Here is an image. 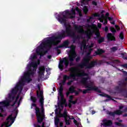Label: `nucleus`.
<instances>
[{
  "label": "nucleus",
  "instance_id": "obj_48",
  "mask_svg": "<svg viewBox=\"0 0 127 127\" xmlns=\"http://www.w3.org/2000/svg\"><path fill=\"white\" fill-rule=\"evenodd\" d=\"M55 114H56V115H59V114H60V112H58V110H57V109H56V110H55Z\"/></svg>",
  "mask_w": 127,
  "mask_h": 127
},
{
  "label": "nucleus",
  "instance_id": "obj_45",
  "mask_svg": "<svg viewBox=\"0 0 127 127\" xmlns=\"http://www.w3.org/2000/svg\"><path fill=\"white\" fill-rule=\"evenodd\" d=\"M93 16L95 17H99V16H100V14L99 13H94L93 14Z\"/></svg>",
  "mask_w": 127,
  "mask_h": 127
},
{
  "label": "nucleus",
  "instance_id": "obj_34",
  "mask_svg": "<svg viewBox=\"0 0 127 127\" xmlns=\"http://www.w3.org/2000/svg\"><path fill=\"white\" fill-rule=\"evenodd\" d=\"M116 126H118V127H125V125L122 124L121 123L119 122H115Z\"/></svg>",
  "mask_w": 127,
  "mask_h": 127
},
{
  "label": "nucleus",
  "instance_id": "obj_31",
  "mask_svg": "<svg viewBox=\"0 0 127 127\" xmlns=\"http://www.w3.org/2000/svg\"><path fill=\"white\" fill-rule=\"evenodd\" d=\"M100 95L102 96V97H105V98H111V96L104 93L100 94Z\"/></svg>",
  "mask_w": 127,
  "mask_h": 127
},
{
  "label": "nucleus",
  "instance_id": "obj_33",
  "mask_svg": "<svg viewBox=\"0 0 127 127\" xmlns=\"http://www.w3.org/2000/svg\"><path fill=\"white\" fill-rule=\"evenodd\" d=\"M110 31L112 33H116V32H117V30L115 29V27H110Z\"/></svg>",
  "mask_w": 127,
  "mask_h": 127
},
{
  "label": "nucleus",
  "instance_id": "obj_40",
  "mask_svg": "<svg viewBox=\"0 0 127 127\" xmlns=\"http://www.w3.org/2000/svg\"><path fill=\"white\" fill-rule=\"evenodd\" d=\"M80 60H81V57H80V56L77 57L75 59V61H76V62H77V63L79 62V61H80Z\"/></svg>",
  "mask_w": 127,
  "mask_h": 127
},
{
  "label": "nucleus",
  "instance_id": "obj_35",
  "mask_svg": "<svg viewBox=\"0 0 127 127\" xmlns=\"http://www.w3.org/2000/svg\"><path fill=\"white\" fill-rule=\"evenodd\" d=\"M121 55L122 56V58L123 59H125L126 60H127V57H125L126 55H127V53H121Z\"/></svg>",
  "mask_w": 127,
  "mask_h": 127
},
{
  "label": "nucleus",
  "instance_id": "obj_8",
  "mask_svg": "<svg viewBox=\"0 0 127 127\" xmlns=\"http://www.w3.org/2000/svg\"><path fill=\"white\" fill-rule=\"evenodd\" d=\"M18 112L17 111H15V116L14 117H12V114L9 115L7 118L6 119L7 121L6 122L4 123L1 125L0 127H9L12 124L14 123V121H15V119H16V117L17 116Z\"/></svg>",
  "mask_w": 127,
  "mask_h": 127
},
{
  "label": "nucleus",
  "instance_id": "obj_42",
  "mask_svg": "<svg viewBox=\"0 0 127 127\" xmlns=\"http://www.w3.org/2000/svg\"><path fill=\"white\" fill-rule=\"evenodd\" d=\"M69 102L71 103V104H72L73 105H75L76 104V103H77V101H71V100H69Z\"/></svg>",
  "mask_w": 127,
  "mask_h": 127
},
{
  "label": "nucleus",
  "instance_id": "obj_21",
  "mask_svg": "<svg viewBox=\"0 0 127 127\" xmlns=\"http://www.w3.org/2000/svg\"><path fill=\"white\" fill-rule=\"evenodd\" d=\"M0 104L4 107H8L9 106V102L7 101L0 102Z\"/></svg>",
  "mask_w": 127,
  "mask_h": 127
},
{
  "label": "nucleus",
  "instance_id": "obj_55",
  "mask_svg": "<svg viewBox=\"0 0 127 127\" xmlns=\"http://www.w3.org/2000/svg\"><path fill=\"white\" fill-rule=\"evenodd\" d=\"M70 91H67L66 93V97H69V95H70Z\"/></svg>",
  "mask_w": 127,
  "mask_h": 127
},
{
  "label": "nucleus",
  "instance_id": "obj_63",
  "mask_svg": "<svg viewBox=\"0 0 127 127\" xmlns=\"http://www.w3.org/2000/svg\"><path fill=\"white\" fill-rule=\"evenodd\" d=\"M124 75H126V76H127V72L126 71H123Z\"/></svg>",
  "mask_w": 127,
  "mask_h": 127
},
{
  "label": "nucleus",
  "instance_id": "obj_53",
  "mask_svg": "<svg viewBox=\"0 0 127 127\" xmlns=\"http://www.w3.org/2000/svg\"><path fill=\"white\" fill-rule=\"evenodd\" d=\"M103 24H104V25H106V24H108V20L105 19V20H104V22Z\"/></svg>",
  "mask_w": 127,
  "mask_h": 127
},
{
  "label": "nucleus",
  "instance_id": "obj_28",
  "mask_svg": "<svg viewBox=\"0 0 127 127\" xmlns=\"http://www.w3.org/2000/svg\"><path fill=\"white\" fill-rule=\"evenodd\" d=\"M62 47H63L62 46H59L55 48L56 50H57V51H58V55H59V54H60V53H61V51H60V50H59V48H62Z\"/></svg>",
  "mask_w": 127,
  "mask_h": 127
},
{
  "label": "nucleus",
  "instance_id": "obj_2",
  "mask_svg": "<svg viewBox=\"0 0 127 127\" xmlns=\"http://www.w3.org/2000/svg\"><path fill=\"white\" fill-rule=\"evenodd\" d=\"M39 103H40V107H41V111L40 108L37 106L36 104H31V109H33V107H35V113L37 118V123L40 124L44 120V117H44L45 114V110L44 109V98H43V97L40 98Z\"/></svg>",
  "mask_w": 127,
  "mask_h": 127
},
{
  "label": "nucleus",
  "instance_id": "obj_43",
  "mask_svg": "<svg viewBox=\"0 0 127 127\" xmlns=\"http://www.w3.org/2000/svg\"><path fill=\"white\" fill-rule=\"evenodd\" d=\"M96 36H97V39L101 37V35L100 34V33H96Z\"/></svg>",
  "mask_w": 127,
  "mask_h": 127
},
{
  "label": "nucleus",
  "instance_id": "obj_60",
  "mask_svg": "<svg viewBox=\"0 0 127 127\" xmlns=\"http://www.w3.org/2000/svg\"><path fill=\"white\" fill-rule=\"evenodd\" d=\"M52 57V56L51 55H49L47 56V58L48 59H51Z\"/></svg>",
  "mask_w": 127,
  "mask_h": 127
},
{
  "label": "nucleus",
  "instance_id": "obj_14",
  "mask_svg": "<svg viewBox=\"0 0 127 127\" xmlns=\"http://www.w3.org/2000/svg\"><path fill=\"white\" fill-rule=\"evenodd\" d=\"M103 123L102 124L104 127H110L113 125V122L111 120L105 119L103 120Z\"/></svg>",
  "mask_w": 127,
  "mask_h": 127
},
{
  "label": "nucleus",
  "instance_id": "obj_32",
  "mask_svg": "<svg viewBox=\"0 0 127 127\" xmlns=\"http://www.w3.org/2000/svg\"><path fill=\"white\" fill-rule=\"evenodd\" d=\"M88 11H89L88 7L87 6H84L83 7V12H84V13H88Z\"/></svg>",
  "mask_w": 127,
  "mask_h": 127
},
{
  "label": "nucleus",
  "instance_id": "obj_39",
  "mask_svg": "<svg viewBox=\"0 0 127 127\" xmlns=\"http://www.w3.org/2000/svg\"><path fill=\"white\" fill-rule=\"evenodd\" d=\"M115 101V100H114V99L112 98V97L110 96V98H107V99H106L105 100V102H109V101Z\"/></svg>",
  "mask_w": 127,
  "mask_h": 127
},
{
  "label": "nucleus",
  "instance_id": "obj_23",
  "mask_svg": "<svg viewBox=\"0 0 127 127\" xmlns=\"http://www.w3.org/2000/svg\"><path fill=\"white\" fill-rule=\"evenodd\" d=\"M105 41V37H101L98 39L97 42L99 44H101V43H102V42H104Z\"/></svg>",
  "mask_w": 127,
  "mask_h": 127
},
{
  "label": "nucleus",
  "instance_id": "obj_27",
  "mask_svg": "<svg viewBox=\"0 0 127 127\" xmlns=\"http://www.w3.org/2000/svg\"><path fill=\"white\" fill-rule=\"evenodd\" d=\"M9 98L10 100H11V102H12V101H14V99H15V95H14V94H9Z\"/></svg>",
  "mask_w": 127,
  "mask_h": 127
},
{
  "label": "nucleus",
  "instance_id": "obj_61",
  "mask_svg": "<svg viewBox=\"0 0 127 127\" xmlns=\"http://www.w3.org/2000/svg\"><path fill=\"white\" fill-rule=\"evenodd\" d=\"M0 110L1 111H3V106H0Z\"/></svg>",
  "mask_w": 127,
  "mask_h": 127
},
{
  "label": "nucleus",
  "instance_id": "obj_11",
  "mask_svg": "<svg viewBox=\"0 0 127 127\" xmlns=\"http://www.w3.org/2000/svg\"><path fill=\"white\" fill-rule=\"evenodd\" d=\"M63 63H64L65 68H67L68 66H69V61H68V59L66 57H64L63 58L62 60H61L60 62V64H59V68L62 71H63L64 65H63Z\"/></svg>",
  "mask_w": 127,
  "mask_h": 127
},
{
  "label": "nucleus",
  "instance_id": "obj_12",
  "mask_svg": "<svg viewBox=\"0 0 127 127\" xmlns=\"http://www.w3.org/2000/svg\"><path fill=\"white\" fill-rule=\"evenodd\" d=\"M76 57H77V54H76V53L75 52L71 53V55L68 56V59L70 61V67H71V66H74L75 65L73 62L74 61V60H75V58Z\"/></svg>",
  "mask_w": 127,
  "mask_h": 127
},
{
  "label": "nucleus",
  "instance_id": "obj_16",
  "mask_svg": "<svg viewBox=\"0 0 127 127\" xmlns=\"http://www.w3.org/2000/svg\"><path fill=\"white\" fill-rule=\"evenodd\" d=\"M123 113V111H121V110H116L115 112H109L108 113L109 116H111V117H115L116 115H118L120 116V115H122Z\"/></svg>",
  "mask_w": 127,
  "mask_h": 127
},
{
  "label": "nucleus",
  "instance_id": "obj_18",
  "mask_svg": "<svg viewBox=\"0 0 127 127\" xmlns=\"http://www.w3.org/2000/svg\"><path fill=\"white\" fill-rule=\"evenodd\" d=\"M85 33L86 35V38L87 39H91V37H92V35H93L94 32L89 30L88 31H85Z\"/></svg>",
  "mask_w": 127,
  "mask_h": 127
},
{
  "label": "nucleus",
  "instance_id": "obj_58",
  "mask_svg": "<svg viewBox=\"0 0 127 127\" xmlns=\"http://www.w3.org/2000/svg\"><path fill=\"white\" fill-rule=\"evenodd\" d=\"M41 127H45V123L43 122Z\"/></svg>",
  "mask_w": 127,
  "mask_h": 127
},
{
  "label": "nucleus",
  "instance_id": "obj_13",
  "mask_svg": "<svg viewBox=\"0 0 127 127\" xmlns=\"http://www.w3.org/2000/svg\"><path fill=\"white\" fill-rule=\"evenodd\" d=\"M106 37L108 41H116V37H115L114 34L108 33Z\"/></svg>",
  "mask_w": 127,
  "mask_h": 127
},
{
  "label": "nucleus",
  "instance_id": "obj_50",
  "mask_svg": "<svg viewBox=\"0 0 127 127\" xmlns=\"http://www.w3.org/2000/svg\"><path fill=\"white\" fill-rule=\"evenodd\" d=\"M73 93H75V96H78V95H79V91L75 90Z\"/></svg>",
  "mask_w": 127,
  "mask_h": 127
},
{
  "label": "nucleus",
  "instance_id": "obj_62",
  "mask_svg": "<svg viewBox=\"0 0 127 127\" xmlns=\"http://www.w3.org/2000/svg\"><path fill=\"white\" fill-rule=\"evenodd\" d=\"M123 112H124V113H127V108H126L124 110Z\"/></svg>",
  "mask_w": 127,
  "mask_h": 127
},
{
  "label": "nucleus",
  "instance_id": "obj_51",
  "mask_svg": "<svg viewBox=\"0 0 127 127\" xmlns=\"http://www.w3.org/2000/svg\"><path fill=\"white\" fill-rule=\"evenodd\" d=\"M108 18L110 21H112L114 19V18L113 17H108Z\"/></svg>",
  "mask_w": 127,
  "mask_h": 127
},
{
  "label": "nucleus",
  "instance_id": "obj_38",
  "mask_svg": "<svg viewBox=\"0 0 127 127\" xmlns=\"http://www.w3.org/2000/svg\"><path fill=\"white\" fill-rule=\"evenodd\" d=\"M119 37L120 39H124V33L123 32H121L119 35Z\"/></svg>",
  "mask_w": 127,
  "mask_h": 127
},
{
  "label": "nucleus",
  "instance_id": "obj_15",
  "mask_svg": "<svg viewBox=\"0 0 127 127\" xmlns=\"http://www.w3.org/2000/svg\"><path fill=\"white\" fill-rule=\"evenodd\" d=\"M74 29L78 32V33H85V31H84V29L82 28V26L79 25L78 26L77 25H74Z\"/></svg>",
  "mask_w": 127,
  "mask_h": 127
},
{
  "label": "nucleus",
  "instance_id": "obj_19",
  "mask_svg": "<svg viewBox=\"0 0 127 127\" xmlns=\"http://www.w3.org/2000/svg\"><path fill=\"white\" fill-rule=\"evenodd\" d=\"M60 118H64V119H67V118H68L67 109H65L63 114H60Z\"/></svg>",
  "mask_w": 127,
  "mask_h": 127
},
{
  "label": "nucleus",
  "instance_id": "obj_22",
  "mask_svg": "<svg viewBox=\"0 0 127 127\" xmlns=\"http://www.w3.org/2000/svg\"><path fill=\"white\" fill-rule=\"evenodd\" d=\"M31 101L33 102L32 104H36V102H37V98L34 96H31L30 97Z\"/></svg>",
  "mask_w": 127,
  "mask_h": 127
},
{
  "label": "nucleus",
  "instance_id": "obj_29",
  "mask_svg": "<svg viewBox=\"0 0 127 127\" xmlns=\"http://www.w3.org/2000/svg\"><path fill=\"white\" fill-rule=\"evenodd\" d=\"M69 45V42L68 41H65L63 45H61L60 46H62V48L65 47V46H68Z\"/></svg>",
  "mask_w": 127,
  "mask_h": 127
},
{
  "label": "nucleus",
  "instance_id": "obj_10",
  "mask_svg": "<svg viewBox=\"0 0 127 127\" xmlns=\"http://www.w3.org/2000/svg\"><path fill=\"white\" fill-rule=\"evenodd\" d=\"M24 82H25V80H22L21 79V81L18 83L14 88L12 89L11 94L12 95H16L19 90L21 92V91H22V86H24Z\"/></svg>",
  "mask_w": 127,
  "mask_h": 127
},
{
  "label": "nucleus",
  "instance_id": "obj_56",
  "mask_svg": "<svg viewBox=\"0 0 127 127\" xmlns=\"http://www.w3.org/2000/svg\"><path fill=\"white\" fill-rule=\"evenodd\" d=\"M98 27H99V28H101V27H102V24L101 23L98 24Z\"/></svg>",
  "mask_w": 127,
  "mask_h": 127
},
{
  "label": "nucleus",
  "instance_id": "obj_25",
  "mask_svg": "<svg viewBox=\"0 0 127 127\" xmlns=\"http://www.w3.org/2000/svg\"><path fill=\"white\" fill-rule=\"evenodd\" d=\"M65 125L66 126H69L70 125V123H72V121H71V118H69V119H67V118H65L64 119Z\"/></svg>",
  "mask_w": 127,
  "mask_h": 127
},
{
  "label": "nucleus",
  "instance_id": "obj_4",
  "mask_svg": "<svg viewBox=\"0 0 127 127\" xmlns=\"http://www.w3.org/2000/svg\"><path fill=\"white\" fill-rule=\"evenodd\" d=\"M88 80H89V77H82L80 83L83 84L85 86V88L86 89L82 91L83 94H87V93H89L90 91H95V92H97V93H101L102 91L101 90L99 89V88L96 86H95V83L94 81H89L88 83Z\"/></svg>",
  "mask_w": 127,
  "mask_h": 127
},
{
  "label": "nucleus",
  "instance_id": "obj_54",
  "mask_svg": "<svg viewBox=\"0 0 127 127\" xmlns=\"http://www.w3.org/2000/svg\"><path fill=\"white\" fill-rule=\"evenodd\" d=\"M122 67H123L124 68H127V64H123Z\"/></svg>",
  "mask_w": 127,
  "mask_h": 127
},
{
  "label": "nucleus",
  "instance_id": "obj_24",
  "mask_svg": "<svg viewBox=\"0 0 127 127\" xmlns=\"http://www.w3.org/2000/svg\"><path fill=\"white\" fill-rule=\"evenodd\" d=\"M37 96L38 98H43V91H40L39 95V91H37Z\"/></svg>",
  "mask_w": 127,
  "mask_h": 127
},
{
  "label": "nucleus",
  "instance_id": "obj_47",
  "mask_svg": "<svg viewBox=\"0 0 127 127\" xmlns=\"http://www.w3.org/2000/svg\"><path fill=\"white\" fill-rule=\"evenodd\" d=\"M115 28H116L117 30L118 31H119V30H120L121 28H120V27H119V26L116 25H115Z\"/></svg>",
  "mask_w": 127,
  "mask_h": 127
},
{
  "label": "nucleus",
  "instance_id": "obj_20",
  "mask_svg": "<svg viewBox=\"0 0 127 127\" xmlns=\"http://www.w3.org/2000/svg\"><path fill=\"white\" fill-rule=\"evenodd\" d=\"M103 53H105V51L103 50V49H97V50L95 51L96 55H101L103 54Z\"/></svg>",
  "mask_w": 127,
  "mask_h": 127
},
{
  "label": "nucleus",
  "instance_id": "obj_49",
  "mask_svg": "<svg viewBox=\"0 0 127 127\" xmlns=\"http://www.w3.org/2000/svg\"><path fill=\"white\" fill-rule=\"evenodd\" d=\"M82 2H89V1H91L92 0H81Z\"/></svg>",
  "mask_w": 127,
  "mask_h": 127
},
{
  "label": "nucleus",
  "instance_id": "obj_36",
  "mask_svg": "<svg viewBox=\"0 0 127 127\" xmlns=\"http://www.w3.org/2000/svg\"><path fill=\"white\" fill-rule=\"evenodd\" d=\"M111 50L112 52H115V51H117L118 50V48L117 47H113L111 48Z\"/></svg>",
  "mask_w": 127,
  "mask_h": 127
},
{
  "label": "nucleus",
  "instance_id": "obj_6",
  "mask_svg": "<svg viewBox=\"0 0 127 127\" xmlns=\"http://www.w3.org/2000/svg\"><path fill=\"white\" fill-rule=\"evenodd\" d=\"M68 18H74L72 16V13H70L69 10H66L63 12H61L58 15V20L61 24H64L66 26L67 19Z\"/></svg>",
  "mask_w": 127,
  "mask_h": 127
},
{
  "label": "nucleus",
  "instance_id": "obj_59",
  "mask_svg": "<svg viewBox=\"0 0 127 127\" xmlns=\"http://www.w3.org/2000/svg\"><path fill=\"white\" fill-rule=\"evenodd\" d=\"M88 51H89V53H91V52H92V51H93V49L91 48H90V49H89Z\"/></svg>",
  "mask_w": 127,
  "mask_h": 127
},
{
  "label": "nucleus",
  "instance_id": "obj_1",
  "mask_svg": "<svg viewBox=\"0 0 127 127\" xmlns=\"http://www.w3.org/2000/svg\"><path fill=\"white\" fill-rule=\"evenodd\" d=\"M66 36H69L72 38V43H76L77 39H80L81 36L76 35L75 32L71 29V26H65V30H62L61 33L57 36H53L52 37H47L44 42H42L40 46H39L36 50V53L40 55V57L44 56L47 52L48 50H44V48H46L48 46L51 45H58L61 42L62 39L66 37Z\"/></svg>",
  "mask_w": 127,
  "mask_h": 127
},
{
  "label": "nucleus",
  "instance_id": "obj_26",
  "mask_svg": "<svg viewBox=\"0 0 127 127\" xmlns=\"http://www.w3.org/2000/svg\"><path fill=\"white\" fill-rule=\"evenodd\" d=\"M68 91L70 92L71 94H73V93L75 92V87H74L73 86H70L68 88Z\"/></svg>",
  "mask_w": 127,
  "mask_h": 127
},
{
  "label": "nucleus",
  "instance_id": "obj_17",
  "mask_svg": "<svg viewBox=\"0 0 127 127\" xmlns=\"http://www.w3.org/2000/svg\"><path fill=\"white\" fill-rule=\"evenodd\" d=\"M39 75L41 77L42 75H44V73H45V66H42L39 67Z\"/></svg>",
  "mask_w": 127,
  "mask_h": 127
},
{
  "label": "nucleus",
  "instance_id": "obj_9",
  "mask_svg": "<svg viewBox=\"0 0 127 127\" xmlns=\"http://www.w3.org/2000/svg\"><path fill=\"white\" fill-rule=\"evenodd\" d=\"M64 88H63V86L61 85L60 88L59 89V95L60 97H61V101L58 103V107H61L62 109L64 108V104L66 103V100L64 99V95H63V90Z\"/></svg>",
  "mask_w": 127,
  "mask_h": 127
},
{
  "label": "nucleus",
  "instance_id": "obj_5",
  "mask_svg": "<svg viewBox=\"0 0 127 127\" xmlns=\"http://www.w3.org/2000/svg\"><path fill=\"white\" fill-rule=\"evenodd\" d=\"M40 64V62H34L31 63L32 67L33 68H31V70H29L27 72H24V76L21 77L22 81L27 82L29 83L32 81V79L30 78V76H33L34 75V72L36 70L38 65Z\"/></svg>",
  "mask_w": 127,
  "mask_h": 127
},
{
  "label": "nucleus",
  "instance_id": "obj_41",
  "mask_svg": "<svg viewBox=\"0 0 127 127\" xmlns=\"http://www.w3.org/2000/svg\"><path fill=\"white\" fill-rule=\"evenodd\" d=\"M92 4H93V5L97 6V5H98V3L95 1H92Z\"/></svg>",
  "mask_w": 127,
  "mask_h": 127
},
{
  "label": "nucleus",
  "instance_id": "obj_7",
  "mask_svg": "<svg viewBox=\"0 0 127 127\" xmlns=\"http://www.w3.org/2000/svg\"><path fill=\"white\" fill-rule=\"evenodd\" d=\"M89 61L90 60L88 57H84L82 60V62L78 64V67L81 69H83L84 67H86V69H92V68L98 65V62H97V61H92L89 64Z\"/></svg>",
  "mask_w": 127,
  "mask_h": 127
},
{
  "label": "nucleus",
  "instance_id": "obj_57",
  "mask_svg": "<svg viewBox=\"0 0 127 127\" xmlns=\"http://www.w3.org/2000/svg\"><path fill=\"white\" fill-rule=\"evenodd\" d=\"M60 127H63V123H62V122L60 123Z\"/></svg>",
  "mask_w": 127,
  "mask_h": 127
},
{
  "label": "nucleus",
  "instance_id": "obj_30",
  "mask_svg": "<svg viewBox=\"0 0 127 127\" xmlns=\"http://www.w3.org/2000/svg\"><path fill=\"white\" fill-rule=\"evenodd\" d=\"M59 122H60V120L59 119V118H56L55 120V125L56 126H57V127H58L59 125Z\"/></svg>",
  "mask_w": 127,
  "mask_h": 127
},
{
  "label": "nucleus",
  "instance_id": "obj_37",
  "mask_svg": "<svg viewBox=\"0 0 127 127\" xmlns=\"http://www.w3.org/2000/svg\"><path fill=\"white\" fill-rule=\"evenodd\" d=\"M32 67V65H31V63L27 65V68L28 69V71H31V67Z\"/></svg>",
  "mask_w": 127,
  "mask_h": 127
},
{
  "label": "nucleus",
  "instance_id": "obj_46",
  "mask_svg": "<svg viewBox=\"0 0 127 127\" xmlns=\"http://www.w3.org/2000/svg\"><path fill=\"white\" fill-rule=\"evenodd\" d=\"M104 31H105V32H108V31H109V27H108V26L105 27Z\"/></svg>",
  "mask_w": 127,
  "mask_h": 127
},
{
  "label": "nucleus",
  "instance_id": "obj_44",
  "mask_svg": "<svg viewBox=\"0 0 127 127\" xmlns=\"http://www.w3.org/2000/svg\"><path fill=\"white\" fill-rule=\"evenodd\" d=\"M73 80H69V81L67 83V84L68 85V86H70V85H71V84H72V83H73Z\"/></svg>",
  "mask_w": 127,
  "mask_h": 127
},
{
  "label": "nucleus",
  "instance_id": "obj_52",
  "mask_svg": "<svg viewBox=\"0 0 127 127\" xmlns=\"http://www.w3.org/2000/svg\"><path fill=\"white\" fill-rule=\"evenodd\" d=\"M72 100H73V95H70L69 101H72Z\"/></svg>",
  "mask_w": 127,
  "mask_h": 127
},
{
  "label": "nucleus",
  "instance_id": "obj_3",
  "mask_svg": "<svg viewBox=\"0 0 127 127\" xmlns=\"http://www.w3.org/2000/svg\"><path fill=\"white\" fill-rule=\"evenodd\" d=\"M78 69L76 67H71L68 69V71L71 72V73H73L72 74H70L69 76L67 75H64L63 76V80L62 81V83L64 85L65 83H66V81L67 80H69L72 78L74 81L77 80L76 79V77H84L85 76H88V73L85 72L84 70H79L80 73H74L77 71Z\"/></svg>",
  "mask_w": 127,
  "mask_h": 127
},
{
  "label": "nucleus",
  "instance_id": "obj_64",
  "mask_svg": "<svg viewBox=\"0 0 127 127\" xmlns=\"http://www.w3.org/2000/svg\"><path fill=\"white\" fill-rule=\"evenodd\" d=\"M124 118H126V117H127V113H126L125 114H124L123 116Z\"/></svg>",
  "mask_w": 127,
  "mask_h": 127
}]
</instances>
